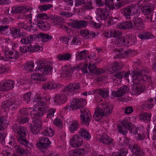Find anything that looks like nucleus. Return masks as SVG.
<instances>
[{"instance_id":"f257e3e1","label":"nucleus","mask_w":156,"mask_h":156,"mask_svg":"<svg viewBox=\"0 0 156 156\" xmlns=\"http://www.w3.org/2000/svg\"><path fill=\"white\" fill-rule=\"evenodd\" d=\"M149 72V69L144 67L140 70L138 69H136L130 74L132 78V81L134 83L133 91L135 94L143 92L145 90V86L142 82L146 81L148 77L145 73H148Z\"/></svg>"},{"instance_id":"f03ea898","label":"nucleus","mask_w":156,"mask_h":156,"mask_svg":"<svg viewBox=\"0 0 156 156\" xmlns=\"http://www.w3.org/2000/svg\"><path fill=\"white\" fill-rule=\"evenodd\" d=\"M120 123L123 126L119 125L118 126V132L123 135H126L128 133V129L131 133L134 134H136L137 133V129L136 128H133V124L128 120L123 119L122 120H119ZM119 125H120L119 124Z\"/></svg>"},{"instance_id":"7ed1b4c3","label":"nucleus","mask_w":156,"mask_h":156,"mask_svg":"<svg viewBox=\"0 0 156 156\" xmlns=\"http://www.w3.org/2000/svg\"><path fill=\"white\" fill-rule=\"evenodd\" d=\"M87 65H83L81 68V69L83 73H88L90 75L91 74L99 75L104 73V70L100 69L96 67L93 64L89 63L87 68Z\"/></svg>"},{"instance_id":"20e7f679","label":"nucleus","mask_w":156,"mask_h":156,"mask_svg":"<svg viewBox=\"0 0 156 156\" xmlns=\"http://www.w3.org/2000/svg\"><path fill=\"white\" fill-rule=\"evenodd\" d=\"M113 5H108L104 9L98 8L97 9L96 14L98 17L100 18L102 20H106L109 17L110 9H113L115 8Z\"/></svg>"},{"instance_id":"39448f33","label":"nucleus","mask_w":156,"mask_h":156,"mask_svg":"<svg viewBox=\"0 0 156 156\" xmlns=\"http://www.w3.org/2000/svg\"><path fill=\"white\" fill-rule=\"evenodd\" d=\"M50 100L48 97L42 98L41 96H37L34 98V100L37 101V102L38 110L45 112L48 109V107L45 103L49 102Z\"/></svg>"},{"instance_id":"423d86ee","label":"nucleus","mask_w":156,"mask_h":156,"mask_svg":"<svg viewBox=\"0 0 156 156\" xmlns=\"http://www.w3.org/2000/svg\"><path fill=\"white\" fill-rule=\"evenodd\" d=\"M39 141L37 142L36 146L37 149L44 153L46 150L50 147L51 143L48 138L45 137H41L39 138Z\"/></svg>"},{"instance_id":"0eeeda50","label":"nucleus","mask_w":156,"mask_h":156,"mask_svg":"<svg viewBox=\"0 0 156 156\" xmlns=\"http://www.w3.org/2000/svg\"><path fill=\"white\" fill-rule=\"evenodd\" d=\"M19 101L18 97L16 96L4 102L3 105L5 108L11 110H16L17 108V102Z\"/></svg>"},{"instance_id":"6e6552de","label":"nucleus","mask_w":156,"mask_h":156,"mask_svg":"<svg viewBox=\"0 0 156 156\" xmlns=\"http://www.w3.org/2000/svg\"><path fill=\"white\" fill-rule=\"evenodd\" d=\"M80 112L81 113L80 118L82 124L87 126H88L89 122L91 120V116L90 112L83 108L80 109Z\"/></svg>"},{"instance_id":"1a4fd4ad","label":"nucleus","mask_w":156,"mask_h":156,"mask_svg":"<svg viewBox=\"0 0 156 156\" xmlns=\"http://www.w3.org/2000/svg\"><path fill=\"white\" fill-rule=\"evenodd\" d=\"M87 103V101L85 99L75 98L72 101L70 106L73 110H77L83 107Z\"/></svg>"},{"instance_id":"9d476101","label":"nucleus","mask_w":156,"mask_h":156,"mask_svg":"<svg viewBox=\"0 0 156 156\" xmlns=\"http://www.w3.org/2000/svg\"><path fill=\"white\" fill-rule=\"evenodd\" d=\"M137 6L131 4L121 10V12L124 16L127 17L137 12Z\"/></svg>"},{"instance_id":"9b49d317","label":"nucleus","mask_w":156,"mask_h":156,"mask_svg":"<svg viewBox=\"0 0 156 156\" xmlns=\"http://www.w3.org/2000/svg\"><path fill=\"white\" fill-rule=\"evenodd\" d=\"M129 148L133 154L136 156H143L144 152L143 149L137 144H130Z\"/></svg>"},{"instance_id":"f8f14e48","label":"nucleus","mask_w":156,"mask_h":156,"mask_svg":"<svg viewBox=\"0 0 156 156\" xmlns=\"http://www.w3.org/2000/svg\"><path fill=\"white\" fill-rule=\"evenodd\" d=\"M38 70L40 71V73H42L44 75H48L49 72L52 70V68L48 65L45 63L40 61L38 65Z\"/></svg>"},{"instance_id":"ddd939ff","label":"nucleus","mask_w":156,"mask_h":156,"mask_svg":"<svg viewBox=\"0 0 156 156\" xmlns=\"http://www.w3.org/2000/svg\"><path fill=\"white\" fill-rule=\"evenodd\" d=\"M83 143V138L80 137L78 135H75L73 136L70 141V145L75 148L80 146Z\"/></svg>"},{"instance_id":"4468645a","label":"nucleus","mask_w":156,"mask_h":156,"mask_svg":"<svg viewBox=\"0 0 156 156\" xmlns=\"http://www.w3.org/2000/svg\"><path fill=\"white\" fill-rule=\"evenodd\" d=\"M15 82L12 80H9L0 83L2 89L5 91H8L14 88Z\"/></svg>"},{"instance_id":"2eb2a0df","label":"nucleus","mask_w":156,"mask_h":156,"mask_svg":"<svg viewBox=\"0 0 156 156\" xmlns=\"http://www.w3.org/2000/svg\"><path fill=\"white\" fill-rule=\"evenodd\" d=\"M26 136H19L18 140L22 145L25 146L28 150H31L34 148V145L32 143H29V141L25 138Z\"/></svg>"},{"instance_id":"dca6fc26","label":"nucleus","mask_w":156,"mask_h":156,"mask_svg":"<svg viewBox=\"0 0 156 156\" xmlns=\"http://www.w3.org/2000/svg\"><path fill=\"white\" fill-rule=\"evenodd\" d=\"M33 125L31 124L30 127L31 133L34 134H37L39 133L41 128V122L40 121L37 120L34 121Z\"/></svg>"},{"instance_id":"f3484780","label":"nucleus","mask_w":156,"mask_h":156,"mask_svg":"<svg viewBox=\"0 0 156 156\" xmlns=\"http://www.w3.org/2000/svg\"><path fill=\"white\" fill-rule=\"evenodd\" d=\"M80 34L82 37L86 39H90L96 37L98 34H96L93 32H89L87 30L83 29L80 31Z\"/></svg>"},{"instance_id":"a211bd4d","label":"nucleus","mask_w":156,"mask_h":156,"mask_svg":"<svg viewBox=\"0 0 156 156\" xmlns=\"http://www.w3.org/2000/svg\"><path fill=\"white\" fill-rule=\"evenodd\" d=\"M15 148L16 149V156H23L24 155H28L29 151L30 150H28L27 148L24 150L22 147L18 145H15Z\"/></svg>"},{"instance_id":"6ab92c4d","label":"nucleus","mask_w":156,"mask_h":156,"mask_svg":"<svg viewBox=\"0 0 156 156\" xmlns=\"http://www.w3.org/2000/svg\"><path fill=\"white\" fill-rule=\"evenodd\" d=\"M61 86L60 83H55L51 82H47L42 85V88L45 90L49 89H54L60 87Z\"/></svg>"},{"instance_id":"aec40b11","label":"nucleus","mask_w":156,"mask_h":156,"mask_svg":"<svg viewBox=\"0 0 156 156\" xmlns=\"http://www.w3.org/2000/svg\"><path fill=\"white\" fill-rule=\"evenodd\" d=\"M133 29L135 30H142L144 28V25L142 23V20L139 18H135L133 20Z\"/></svg>"},{"instance_id":"412c9836","label":"nucleus","mask_w":156,"mask_h":156,"mask_svg":"<svg viewBox=\"0 0 156 156\" xmlns=\"http://www.w3.org/2000/svg\"><path fill=\"white\" fill-rule=\"evenodd\" d=\"M67 101V97L65 94H58L55 98L54 101L58 105L64 104Z\"/></svg>"},{"instance_id":"4be33fe9","label":"nucleus","mask_w":156,"mask_h":156,"mask_svg":"<svg viewBox=\"0 0 156 156\" xmlns=\"http://www.w3.org/2000/svg\"><path fill=\"white\" fill-rule=\"evenodd\" d=\"M21 29L16 27H11L10 28V34L14 38H16L21 37L22 34L20 33Z\"/></svg>"},{"instance_id":"5701e85b","label":"nucleus","mask_w":156,"mask_h":156,"mask_svg":"<svg viewBox=\"0 0 156 156\" xmlns=\"http://www.w3.org/2000/svg\"><path fill=\"white\" fill-rule=\"evenodd\" d=\"M5 55L7 58L16 59L19 57V52L16 50L11 51L8 50L7 49L5 50Z\"/></svg>"},{"instance_id":"b1692460","label":"nucleus","mask_w":156,"mask_h":156,"mask_svg":"<svg viewBox=\"0 0 156 156\" xmlns=\"http://www.w3.org/2000/svg\"><path fill=\"white\" fill-rule=\"evenodd\" d=\"M104 36L107 38L111 37L115 38L114 40L112 39L113 44H116V41H117V32L114 29H110L108 32H106L104 34Z\"/></svg>"},{"instance_id":"393cba45","label":"nucleus","mask_w":156,"mask_h":156,"mask_svg":"<svg viewBox=\"0 0 156 156\" xmlns=\"http://www.w3.org/2000/svg\"><path fill=\"white\" fill-rule=\"evenodd\" d=\"M123 65H121L120 66V64L118 63V79H119V81L120 82V83H119L118 82V84H119L121 83L122 81L121 79L123 77L126 78H127L129 76V73L128 72H125L124 71L119 72V69H121L123 67Z\"/></svg>"},{"instance_id":"a878e982","label":"nucleus","mask_w":156,"mask_h":156,"mask_svg":"<svg viewBox=\"0 0 156 156\" xmlns=\"http://www.w3.org/2000/svg\"><path fill=\"white\" fill-rule=\"evenodd\" d=\"M118 29H133L132 23L129 21L122 22L118 24Z\"/></svg>"},{"instance_id":"bb28decb","label":"nucleus","mask_w":156,"mask_h":156,"mask_svg":"<svg viewBox=\"0 0 156 156\" xmlns=\"http://www.w3.org/2000/svg\"><path fill=\"white\" fill-rule=\"evenodd\" d=\"M104 115L102 109L100 108V107L97 108L95 111L93 118L95 120L99 122L101 120Z\"/></svg>"},{"instance_id":"cd10ccee","label":"nucleus","mask_w":156,"mask_h":156,"mask_svg":"<svg viewBox=\"0 0 156 156\" xmlns=\"http://www.w3.org/2000/svg\"><path fill=\"white\" fill-rule=\"evenodd\" d=\"M80 88V83H70V84L66 87L65 89V91H75L79 89Z\"/></svg>"},{"instance_id":"c85d7f7f","label":"nucleus","mask_w":156,"mask_h":156,"mask_svg":"<svg viewBox=\"0 0 156 156\" xmlns=\"http://www.w3.org/2000/svg\"><path fill=\"white\" fill-rule=\"evenodd\" d=\"M142 14L144 15H151L154 9L153 5H146L142 8Z\"/></svg>"},{"instance_id":"c756f323","label":"nucleus","mask_w":156,"mask_h":156,"mask_svg":"<svg viewBox=\"0 0 156 156\" xmlns=\"http://www.w3.org/2000/svg\"><path fill=\"white\" fill-rule=\"evenodd\" d=\"M31 79L34 81H39L41 82L45 81L47 78L44 76L41 75L39 73H34L31 75Z\"/></svg>"},{"instance_id":"7c9ffc66","label":"nucleus","mask_w":156,"mask_h":156,"mask_svg":"<svg viewBox=\"0 0 156 156\" xmlns=\"http://www.w3.org/2000/svg\"><path fill=\"white\" fill-rule=\"evenodd\" d=\"M138 37L143 40L150 39L154 37L153 34L149 32H143L139 33Z\"/></svg>"},{"instance_id":"2f4dec72","label":"nucleus","mask_w":156,"mask_h":156,"mask_svg":"<svg viewBox=\"0 0 156 156\" xmlns=\"http://www.w3.org/2000/svg\"><path fill=\"white\" fill-rule=\"evenodd\" d=\"M78 133L81 135V137H83L85 140L87 141L90 140V135L87 130L81 128Z\"/></svg>"},{"instance_id":"473e14b6","label":"nucleus","mask_w":156,"mask_h":156,"mask_svg":"<svg viewBox=\"0 0 156 156\" xmlns=\"http://www.w3.org/2000/svg\"><path fill=\"white\" fill-rule=\"evenodd\" d=\"M129 53V51H126L122 48H118V57L119 58H126L128 56Z\"/></svg>"},{"instance_id":"72a5a7b5","label":"nucleus","mask_w":156,"mask_h":156,"mask_svg":"<svg viewBox=\"0 0 156 156\" xmlns=\"http://www.w3.org/2000/svg\"><path fill=\"white\" fill-rule=\"evenodd\" d=\"M79 125L78 122L76 120H73L71 122L69 129L71 133H74L79 128Z\"/></svg>"},{"instance_id":"f704fd0d","label":"nucleus","mask_w":156,"mask_h":156,"mask_svg":"<svg viewBox=\"0 0 156 156\" xmlns=\"http://www.w3.org/2000/svg\"><path fill=\"white\" fill-rule=\"evenodd\" d=\"M26 10V8L23 6L14 5L12 8V12L13 14H17L22 12H25Z\"/></svg>"},{"instance_id":"c9c22d12","label":"nucleus","mask_w":156,"mask_h":156,"mask_svg":"<svg viewBox=\"0 0 156 156\" xmlns=\"http://www.w3.org/2000/svg\"><path fill=\"white\" fill-rule=\"evenodd\" d=\"M16 121L19 123L24 124L28 122V116L19 115L17 117Z\"/></svg>"},{"instance_id":"e433bc0d","label":"nucleus","mask_w":156,"mask_h":156,"mask_svg":"<svg viewBox=\"0 0 156 156\" xmlns=\"http://www.w3.org/2000/svg\"><path fill=\"white\" fill-rule=\"evenodd\" d=\"M72 55L69 53H63L62 54H59L57 56V58L59 61L66 60L69 61L71 59Z\"/></svg>"},{"instance_id":"4c0bfd02","label":"nucleus","mask_w":156,"mask_h":156,"mask_svg":"<svg viewBox=\"0 0 156 156\" xmlns=\"http://www.w3.org/2000/svg\"><path fill=\"white\" fill-rule=\"evenodd\" d=\"M45 112L42 111H34L32 113H31V115L32 118L34 119L33 121L38 120V118L43 115Z\"/></svg>"},{"instance_id":"58836bf2","label":"nucleus","mask_w":156,"mask_h":156,"mask_svg":"<svg viewBox=\"0 0 156 156\" xmlns=\"http://www.w3.org/2000/svg\"><path fill=\"white\" fill-rule=\"evenodd\" d=\"M113 0H96V4L98 6L101 7L105 5H109L110 4H112Z\"/></svg>"},{"instance_id":"ea45409f","label":"nucleus","mask_w":156,"mask_h":156,"mask_svg":"<svg viewBox=\"0 0 156 156\" xmlns=\"http://www.w3.org/2000/svg\"><path fill=\"white\" fill-rule=\"evenodd\" d=\"M136 39L134 38L131 35H128L126 36L125 38V44H129V45H131L134 44V43L136 42Z\"/></svg>"},{"instance_id":"a19ab883","label":"nucleus","mask_w":156,"mask_h":156,"mask_svg":"<svg viewBox=\"0 0 156 156\" xmlns=\"http://www.w3.org/2000/svg\"><path fill=\"white\" fill-rule=\"evenodd\" d=\"M41 134L45 136L52 137L54 135V130L51 128H46L42 131Z\"/></svg>"},{"instance_id":"79ce46f5","label":"nucleus","mask_w":156,"mask_h":156,"mask_svg":"<svg viewBox=\"0 0 156 156\" xmlns=\"http://www.w3.org/2000/svg\"><path fill=\"white\" fill-rule=\"evenodd\" d=\"M74 69L73 68H72L67 66H66L63 67V71L64 74L66 76H67L69 75L72 74L74 71Z\"/></svg>"},{"instance_id":"37998d69","label":"nucleus","mask_w":156,"mask_h":156,"mask_svg":"<svg viewBox=\"0 0 156 156\" xmlns=\"http://www.w3.org/2000/svg\"><path fill=\"white\" fill-rule=\"evenodd\" d=\"M79 20H75L74 19H71L69 20V22L67 23L68 25L74 28L79 29Z\"/></svg>"},{"instance_id":"c03bdc74","label":"nucleus","mask_w":156,"mask_h":156,"mask_svg":"<svg viewBox=\"0 0 156 156\" xmlns=\"http://www.w3.org/2000/svg\"><path fill=\"white\" fill-rule=\"evenodd\" d=\"M113 139L109 137L106 136H101L100 138V141L105 144H111L112 142Z\"/></svg>"},{"instance_id":"a18cd8bd","label":"nucleus","mask_w":156,"mask_h":156,"mask_svg":"<svg viewBox=\"0 0 156 156\" xmlns=\"http://www.w3.org/2000/svg\"><path fill=\"white\" fill-rule=\"evenodd\" d=\"M34 65L32 62H29L26 64L25 65L24 69L25 71L29 72H31L33 70Z\"/></svg>"},{"instance_id":"49530a36","label":"nucleus","mask_w":156,"mask_h":156,"mask_svg":"<svg viewBox=\"0 0 156 156\" xmlns=\"http://www.w3.org/2000/svg\"><path fill=\"white\" fill-rule=\"evenodd\" d=\"M151 115L147 113H144L141 114L140 119L141 120L147 122L151 120Z\"/></svg>"},{"instance_id":"de8ad7c7","label":"nucleus","mask_w":156,"mask_h":156,"mask_svg":"<svg viewBox=\"0 0 156 156\" xmlns=\"http://www.w3.org/2000/svg\"><path fill=\"white\" fill-rule=\"evenodd\" d=\"M21 37V38L20 43L21 44H27L31 42L29 36H24V35L22 34V36Z\"/></svg>"},{"instance_id":"09e8293b","label":"nucleus","mask_w":156,"mask_h":156,"mask_svg":"<svg viewBox=\"0 0 156 156\" xmlns=\"http://www.w3.org/2000/svg\"><path fill=\"white\" fill-rule=\"evenodd\" d=\"M52 37L49 35L48 34H44L42 33H40V39L43 42L47 41L49 40H51L52 39Z\"/></svg>"},{"instance_id":"8fccbe9b","label":"nucleus","mask_w":156,"mask_h":156,"mask_svg":"<svg viewBox=\"0 0 156 156\" xmlns=\"http://www.w3.org/2000/svg\"><path fill=\"white\" fill-rule=\"evenodd\" d=\"M101 109H102L104 115H108L111 113L112 108V106L106 105L105 107H102Z\"/></svg>"},{"instance_id":"3c124183","label":"nucleus","mask_w":156,"mask_h":156,"mask_svg":"<svg viewBox=\"0 0 156 156\" xmlns=\"http://www.w3.org/2000/svg\"><path fill=\"white\" fill-rule=\"evenodd\" d=\"M84 9L87 10H91L94 8L92 5V1L91 0L87 1L84 3Z\"/></svg>"},{"instance_id":"603ef678","label":"nucleus","mask_w":156,"mask_h":156,"mask_svg":"<svg viewBox=\"0 0 156 156\" xmlns=\"http://www.w3.org/2000/svg\"><path fill=\"white\" fill-rule=\"evenodd\" d=\"M87 51L85 50L80 52H78L77 55V58L78 60H81L86 58L87 55Z\"/></svg>"},{"instance_id":"864d4df0","label":"nucleus","mask_w":156,"mask_h":156,"mask_svg":"<svg viewBox=\"0 0 156 156\" xmlns=\"http://www.w3.org/2000/svg\"><path fill=\"white\" fill-rule=\"evenodd\" d=\"M127 91V87L124 86L120 87L118 90V97H120L124 95Z\"/></svg>"},{"instance_id":"5fc2aeb1","label":"nucleus","mask_w":156,"mask_h":156,"mask_svg":"<svg viewBox=\"0 0 156 156\" xmlns=\"http://www.w3.org/2000/svg\"><path fill=\"white\" fill-rule=\"evenodd\" d=\"M53 7V5L51 4H46L44 5H41L38 7V8L41 12H43L44 11H46L49 9L50 8Z\"/></svg>"},{"instance_id":"6e6d98bb","label":"nucleus","mask_w":156,"mask_h":156,"mask_svg":"<svg viewBox=\"0 0 156 156\" xmlns=\"http://www.w3.org/2000/svg\"><path fill=\"white\" fill-rule=\"evenodd\" d=\"M51 19L52 21V23L55 24L60 25L62 22V19L59 17L54 16L51 17Z\"/></svg>"},{"instance_id":"4d7b16f0","label":"nucleus","mask_w":156,"mask_h":156,"mask_svg":"<svg viewBox=\"0 0 156 156\" xmlns=\"http://www.w3.org/2000/svg\"><path fill=\"white\" fill-rule=\"evenodd\" d=\"M98 93L104 98H107L108 97V90L107 89H100L98 91Z\"/></svg>"},{"instance_id":"13d9d810","label":"nucleus","mask_w":156,"mask_h":156,"mask_svg":"<svg viewBox=\"0 0 156 156\" xmlns=\"http://www.w3.org/2000/svg\"><path fill=\"white\" fill-rule=\"evenodd\" d=\"M40 47L38 45H35L32 46V45H30L28 46V52L32 51L36 52L38 51V50H40Z\"/></svg>"},{"instance_id":"bf43d9fd","label":"nucleus","mask_w":156,"mask_h":156,"mask_svg":"<svg viewBox=\"0 0 156 156\" xmlns=\"http://www.w3.org/2000/svg\"><path fill=\"white\" fill-rule=\"evenodd\" d=\"M117 63L116 62H114L113 64L112 65L111 67L110 70V73H116L115 74V76L117 77Z\"/></svg>"},{"instance_id":"052dcab7","label":"nucleus","mask_w":156,"mask_h":156,"mask_svg":"<svg viewBox=\"0 0 156 156\" xmlns=\"http://www.w3.org/2000/svg\"><path fill=\"white\" fill-rule=\"evenodd\" d=\"M56 111L55 108H51L47 112V117L48 118L51 119L54 116V114Z\"/></svg>"},{"instance_id":"680f3d73","label":"nucleus","mask_w":156,"mask_h":156,"mask_svg":"<svg viewBox=\"0 0 156 156\" xmlns=\"http://www.w3.org/2000/svg\"><path fill=\"white\" fill-rule=\"evenodd\" d=\"M31 97V93L29 92L25 93L23 95V98L24 100L27 103H30Z\"/></svg>"},{"instance_id":"e2e57ef3","label":"nucleus","mask_w":156,"mask_h":156,"mask_svg":"<svg viewBox=\"0 0 156 156\" xmlns=\"http://www.w3.org/2000/svg\"><path fill=\"white\" fill-rule=\"evenodd\" d=\"M7 123L6 120V117L4 116H2L0 117V126L3 127V128L5 129V124Z\"/></svg>"},{"instance_id":"0e129e2a","label":"nucleus","mask_w":156,"mask_h":156,"mask_svg":"<svg viewBox=\"0 0 156 156\" xmlns=\"http://www.w3.org/2000/svg\"><path fill=\"white\" fill-rule=\"evenodd\" d=\"M45 24H48L46 22L43 21H38L37 23V26L41 29H45L46 27V25Z\"/></svg>"},{"instance_id":"69168bd1","label":"nucleus","mask_w":156,"mask_h":156,"mask_svg":"<svg viewBox=\"0 0 156 156\" xmlns=\"http://www.w3.org/2000/svg\"><path fill=\"white\" fill-rule=\"evenodd\" d=\"M37 18L40 20L48 19L50 18V16L45 13L37 14Z\"/></svg>"},{"instance_id":"338daca9","label":"nucleus","mask_w":156,"mask_h":156,"mask_svg":"<svg viewBox=\"0 0 156 156\" xmlns=\"http://www.w3.org/2000/svg\"><path fill=\"white\" fill-rule=\"evenodd\" d=\"M20 128V125L19 124H15L12 126L13 130L14 132L19 136H20V133L19 131Z\"/></svg>"},{"instance_id":"774afa93","label":"nucleus","mask_w":156,"mask_h":156,"mask_svg":"<svg viewBox=\"0 0 156 156\" xmlns=\"http://www.w3.org/2000/svg\"><path fill=\"white\" fill-rule=\"evenodd\" d=\"M128 151L126 149H121L118 152V156H126Z\"/></svg>"}]
</instances>
